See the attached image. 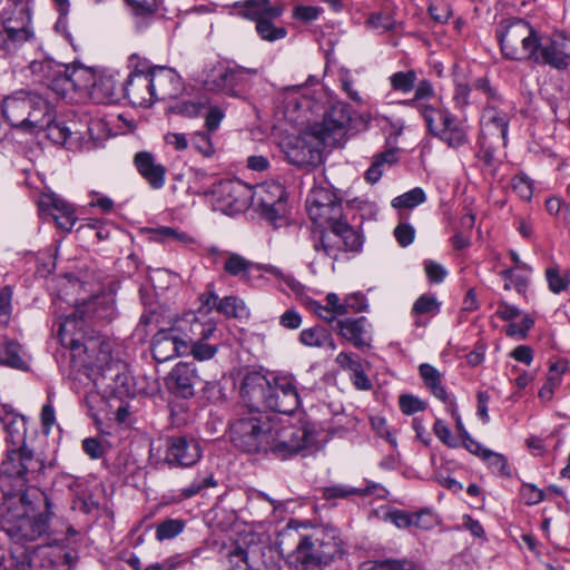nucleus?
Listing matches in <instances>:
<instances>
[{"instance_id": "f3484780", "label": "nucleus", "mask_w": 570, "mask_h": 570, "mask_svg": "<svg viewBox=\"0 0 570 570\" xmlns=\"http://www.w3.org/2000/svg\"><path fill=\"white\" fill-rule=\"evenodd\" d=\"M173 331L187 343H199V341H209L215 337L217 322L203 312L187 311L175 317L171 322Z\"/></svg>"}, {"instance_id": "7ed1b4c3", "label": "nucleus", "mask_w": 570, "mask_h": 570, "mask_svg": "<svg viewBox=\"0 0 570 570\" xmlns=\"http://www.w3.org/2000/svg\"><path fill=\"white\" fill-rule=\"evenodd\" d=\"M308 391L299 389L289 373H274L269 377L259 373L245 376L240 393L249 406L265 407L277 413L293 414L301 405V397Z\"/></svg>"}, {"instance_id": "2f4dec72", "label": "nucleus", "mask_w": 570, "mask_h": 570, "mask_svg": "<svg viewBox=\"0 0 570 570\" xmlns=\"http://www.w3.org/2000/svg\"><path fill=\"white\" fill-rule=\"evenodd\" d=\"M42 209L47 210L63 232H70L77 222L72 206L56 195H46L40 200Z\"/></svg>"}, {"instance_id": "8fccbe9b", "label": "nucleus", "mask_w": 570, "mask_h": 570, "mask_svg": "<svg viewBox=\"0 0 570 570\" xmlns=\"http://www.w3.org/2000/svg\"><path fill=\"white\" fill-rule=\"evenodd\" d=\"M426 200L425 191L415 187L392 199L391 205L396 209H413Z\"/></svg>"}, {"instance_id": "a19ab883", "label": "nucleus", "mask_w": 570, "mask_h": 570, "mask_svg": "<svg viewBox=\"0 0 570 570\" xmlns=\"http://www.w3.org/2000/svg\"><path fill=\"white\" fill-rule=\"evenodd\" d=\"M309 218L320 226L333 227L336 223H345L343 217V208L341 202L312 207L307 210Z\"/></svg>"}, {"instance_id": "2eb2a0df", "label": "nucleus", "mask_w": 570, "mask_h": 570, "mask_svg": "<svg viewBox=\"0 0 570 570\" xmlns=\"http://www.w3.org/2000/svg\"><path fill=\"white\" fill-rule=\"evenodd\" d=\"M77 366L87 368H97L99 373L100 385L110 395L119 399L128 396L132 391L131 376L126 363L111 358V352L107 360L95 362V364H80L72 361Z\"/></svg>"}, {"instance_id": "e433bc0d", "label": "nucleus", "mask_w": 570, "mask_h": 570, "mask_svg": "<svg viewBox=\"0 0 570 570\" xmlns=\"http://www.w3.org/2000/svg\"><path fill=\"white\" fill-rule=\"evenodd\" d=\"M308 534H299L298 543L294 551V562L296 570H322L324 562H318L312 557L318 552L316 544H309Z\"/></svg>"}, {"instance_id": "13d9d810", "label": "nucleus", "mask_w": 570, "mask_h": 570, "mask_svg": "<svg viewBox=\"0 0 570 570\" xmlns=\"http://www.w3.org/2000/svg\"><path fill=\"white\" fill-rule=\"evenodd\" d=\"M217 482L214 480L213 474L196 478L188 487L180 489V499H190L197 495L202 490L216 487Z\"/></svg>"}, {"instance_id": "f704fd0d", "label": "nucleus", "mask_w": 570, "mask_h": 570, "mask_svg": "<svg viewBox=\"0 0 570 570\" xmlns=\"http://www.w3.org/2000/svg\"><path fill=\"white\" fill-rule=\"evenodd\" d=\"M298 342L309 348L334 352L337 346L332 333L322 325L304 328L299 332Z\"/></svg>"}, {"instance_id": "b1692460", "label": "nucleus", "mask_w": 570, "mask_h": 570, "mask_svg": "<svg viewBox=\"0 0 570 570\" xmlns=\"http://www.w3.org/2000/svg\"><path fill=\"white\" fill-rule=\"evenodd\" d=\"M165 460L169 465L188 468L197 463L202 458L199 443L185 435L170 436L167 439Z\"/></svg>"}, {"instance_id": "39448f33", "label": "nucleus", "mask_w": 570, "mask_h": 570, "mask_svg": "<svg viewBox=\"0 0 570 570\" xmlns=\"http://www.w3.org/2000/svg\"><path fill=\"white\" fill-rule=\"evenodd\" d=\"M257 75V69L217 61L203 71L202 83L207 91L246 99Z\"/></svg>"}, {"instance_id": "0eeeda50", "label": "nucleus", "mask_w": 570, "mask_h": 570, "mask_svg": "<svg viewBox=\"0 0 570 570\" xmlns=\"http://www.w3.org/2000/svg\"><path fill=\"white\" fill-rule=\"evenodd\" d=\"M267 439L265 453L279 460H288L314 442V433L308 425L286 424L272 416Z\"/></svg>"}, {"instance_id": "6e6d98bb", "label": "nucleus", "mask_w": 570, "mask_h": 570, "mask_svg": "<svg viewBox=\"0 0 570 570\" xmlns=\"http://www.w3.org/2000/svg\"><path fill=\"white\" fill-rule=\"evenodd\" d=\"M185 524V521L181 519H166L157 524L156 539L158 541L174 539L184 531Z\"/></svg>"}, {"instance_id": "f257e3e1", "label": "nucleus", "mask_w": 570, "mask_h": 570, "mask_svg": "<svg viewBox=\"0 0 570 570\" xmlns=\"http://www.w3.org/2000/svg\"><path fill=\"white\" fill-rule=\"evenodd\" d=\"M43 462L24 444L9 449L0 465V529L16 543L36 541L48 532L51 503L32 484L43 472Z\"/></svg>"}, {"instance_id": "ddd939ff", "label": "nucleus", "mask_w": 570, "mask_h": 570, "mask_svg": "<svg viewBox=\"0 0 570 570\" xmlns=\"http://www.w3.org/2000/svg\"><path fill=\"white\" fill-rule=\"evenodd\" d=\"M11 1L16 7L13 16L6 18L0 31V49L10 55L17 52L33 36L29 6L22 0Z\"/></svg>"}, {"instance_id": "ea45409f", "label": "nucleus", "mask_w": 570, "mask_h": 570, "mask_svg": "<svg viewBox=\"0 0 570 570\" xmlns=\"http://www.w3.org/2000/svg\"><path fill=\"white\" fill-rule=\"evenodd\" d=\"M309 218L320 226L333 227L336 223H345L343 217V208L341 202L312 207L307 210Z\"/></svg>"}, {"instance_id": "603ef678", "label": "nucleus", "mask_w": 570, "mask_h": 570, "mask_svg": "<svg viewBox=\"0 0 570 570\" xmlns=\"http://www.w3.org/2000/svg\"><path fill=\"white\" fill-rule=\"evenodd\" d=\"M68 75L73 91L92 88L96 76L85 67L68 66Z\"/></svg>"}, {"instance_id": "c03bdc74", "label": "nucleus", "mask_w": 570, "mask_h": 570, "mask_svg": "<svg viewBox=\"0 0 570 570\" xmlns=\"http://www.w3.org/2000/svg\"><path fill=\"white\" fill-rule=\"evenodd\" d=\"M263 266L264 265H256L236 253H232L224 264V271L230 276L248 278L249 272L253 268L261 271L259 267Z\"/></svg>"}, {"instance_id": "aec40b11", "label": "nucleus", "mask_w": 570, "mask_h": 570, "mask_svg": "<svg viewBox=\"0 0 570 570\" xmlns=\"http://www.w3.org/2000/svg\"><path fill=\"white\" fill-rule=\"evenodd\" d=\"M558 70L570 66V37L561 32L540 35L535 62Z\"/></svg>"}, {"instance_id": "0e129e2a", "label": "nucleus", "mask_w": 570, "mask_h": 570, "mask_svg": "<svg viewBox=\"0 0 570 570\" xmlns=\"http://www.w3.org/2000/svg\"><path fill=\"white\" fill-rule=\"evenodd\" d=\"M368 491L361 488H352L344 484H334L324 488L323 497L326 500L338 499V498H347L350 495H364Z\"/></svg>"}, {"instance_id": "4468645a", "label": "nucleus", "mask_w": 570, "mask_h": 570, "mask_svg": "<svg viewBox=\"0 0 570 570\" xmlns=\"http://www.w3.org/2000/svg\"><path fill=\"white\" fill-rule=\"evenodd\" d=\"M363 245L362 236L347 223H336L328 230L322 232L314 240L315 252L323 253L331 259H338L344 252H358Z\"/></svg>"}, {"instance_id": "5701e85b", "label": "nucleus", "mask_w": 570, "mask_h": 570, "mask_svg": "<svg viewBox=\"0 0 570 570\" xmlns=\"http://www.w3.org/2000/svg\"><path fill=\"white\" fill-rule=\"evenodd\" d=\"M253 190L255 193L254 200L256 199L261 214L266 219L274 222L285 214L286 190L282 184L267 181Z\"/></svg>"}, {"instance_id": "393cba45", "label": "nucleus", "mask_w": 570, "mask_h": 570, "mask_svg": "<svg viewBox=\"0 0 570 570\" xmlns=\"http://www.w3.org/2000/svg\"><path fill=\"white\" fill-rule=\"evenodd\" d=\"M500 104L485 105L481 115V131L483 139L492 138L491 144L501 142L507 146L509 130V115L501 110Z\"/></svg>"}, {"instance_id": "338daca9", "label": "nucleus", "mask_w": 570, "mask_h": 570, "mask_svg": "<svg viewBox=\"0 0 570 570\" xmlns=\"http://www.w3.org/2000/svg\"><path fill=\"white\" fill-rule=\"evenodd\" d=\"M190 144L195 150H197L204 157H212L215 154V147L212 138L208 134L198 131L193 134Z\"/></svg>"}, {"instance_id": "f8f14e48", "label": "nucleus", "mask_w": 570, "mask_h": 570, "mask_svg": "<svg viewBox=\"0 0 570 570\" xmlns=\"http://www.w3.org/2000/svg\"><path fill=\"white\" fill-rule=\"evenodd\" d=\"M227 570H281L279 557L266 544L250 543L246 548L235 546L227 553Z\"/></svg>"}, {"instance_id": "6e6552de", "label": "nucleus", "mask_w": 570, "mask_h": 570, "mask_svg": "<svg viewBox=\"0 0 570 570\" xmlns=\"http://www.w3.org/2000/svg\"><path fill=\"white\" fill-rule=\"evenodd\" d=\"M272 415L258 410L237 419L230 425V441L247 453H265Z\"/></svg>"}, {"instance_id": "473e14b6", "label": "nucleus", "mask_w": 570, "mask_h": 570, "mask_svg": "<svg viewBox=\"0 0 570 570\" xmlns=\"http://www.w3.org/2000/svg\"><path fill=\"white\" fill-rule=\"evenodd\" d=\"M434 94L431 81L426 79L420 80L414 87V96L404 100L403 105L416 109L425 120L440 109L429 104V100L434 97Z\"/></svg>"}, {"instance_id": "9d476101", "label": "nucleus", "mask_w": 570, "mask_h": 570, "mask_svg": "<svg viewBox=\"0 0 570 570\" xmlns=\"http://www.w3.org/2000/svg\"><path fill=\"white\" fill-rule=\"evenodd\" d=\"M254 197L253 188L239 179L220 180L210 191L213 208L226 215L245 212L254 202Z\"/></svg>"}, {"instance_id": "3c124183", "label": "nucleus", "mask_w": 570, "mask_h": 570, "mask_svg": "<svg viewBox=\"0 0 570 570\" xmlns=\"http://www.w3.org/2000/svg\"><path fill=\"white\" fill-rule=\"evenodd\" d=\"M259 269L282 281L287 286V288L297 297H303L305 295V286L301 282H298L293 275L286 274L281 268L273 265H264L263 267H259Z\"/></svg>"}, {"instance_id": "4d7b16f0", "label": "nucleus", "mask_w": 570, "mask_h": 570, "mask_svg": "<svg viewBox=\"0 0 570 570\" xmlns=\"http://www.w3.org/2000/svg\"><path fill=\"white\" fill-rule=\"evenodd\" d=\"M441 303L434 295H421L412 307V313L416 316L420 315H436L440 312Z\"/></svg>"}, {"instance_id": "09e8293b", "label": "nucleus", "mask_w": 570, "mask_h": 570, "mask_svg": "<svg viewBox=\"0 0 570 570\" xmlns=\"http://www.w3.org/2000/svg\"><path fill=\"white\" fill-rule=\"evenodd\" d=\"M217 312L226 317L242 318L248 315V309L243 299L237 296H226L219 299Z\"/></svg>"}, {"instance_id": "79ce46f5", "label": "nucleus", "mask_w": 570, "mask_h": 570, "mask_svg": "<svg viewBox=\"0 0 570 570\" xmlns=\"http://www.w3.org/2000/svg\"><path fill=\"white\" fill-rule=\"evenodd\" d=\"M325 301V306L314 302L315 312L323 321L331 324L336 320L337 316L346 315L345 301L341 303L337 294L328 293Z\"/></svg>"}, {"instance_id": "a211bd4d", "label": "nucleus", "mask_w": 570, "mask_h": 570, "mask_svg": "<svg viewBox=\"0 0 570 570\" xmlns=\"http://www.w3.org/2000/svg\"><path fill=\"white\" fill-rule=\"evenodd\" d=\"M352 120L350 107L344 102H335L325 111L321 122L313 124L309 128L321 141L335 146L345 135Z\"/></svg>"}, {"instance_id": "dca6fc26", "label": "nucleus", "mask_w": 570, "mask_h": 570, "mask_svg": "<svg viewBox=\"0 0 570 570\" xmlns=\"http://www.w3.org/2000/svg\"><path fill=\"white\" fill-rule=\"evenodd\" d=\"M424 121L429 131L448 147L458 149L469 144L468 126L448 109L440 108Z\"/></svg>"}, {"instance_id": "c756f323", "label": "nucleus", "mask_w": 570, "mask_h": 570, "mask_svg": "<svg viewBox=\"0 0 570 570\" xmlns=\"http://www.w3.org/2000/svg\"><path fill=\"white\" fill-rule=\"evenodd\" d=\"M198 381L195 364L179 362L169 373L168 385L176 394L188 399L194 395V386Z\"/></svg>"}, {"instance_id": "5fc2aeb1", "label": "nucleus", "mask_w": 570, "mask_h": 570, "mask_svg": "<svg viewBox=\"0 0 570 570\" xmlns=\"http://www.w3.org/2000/svg\"><path fill=\"white\" fill-rule=\"evenodd\" d=\"M340 202L335 193L327 187L314 186L306 198V209L326 206Z\"/></svg>"}, {"instance_id": "4be33fe9", "label": "nucleus", "mask_w": 570, "mask_h": 570, "mask_svg": "<svg viewBox=\"0 0 570 570\" xmlns=\"http://www.w3.org/2000/svg\"><path fill=\"white\" fill-rule=\"evenodd\" d=\"M136 59H139V55L137 53H132L129 57V63L134 68V71L129 75L126 82H124L122 92L131 105L150 107L156 101L153 81L149 71L144 72L142 69H139L138 65H135Z\"/></svg>"}, {"instance_id": "680f3d73", "label": "nucleus", "mask_w": 570, "mask_h": 570, "mask_svg": "<svg viewBox=\"0 0 570 570\" xmlns=\"http://www.w3.org/2000/svg\"><path fill=\"white\" fill-rule=\"evenodd\" d=\"M482 461L493 473L502 476L510 475L508 460L503 454L489 450V452H485V456L482 459Z\"/></svg>"}, {"instance_id": "864d4df0", "label": "nucleus", "mask_w": 570, "mask_h": 570, "mask_svg": "<svg viewBox=\"0 0 570 570\" xmlns=\"http://www.w3.org/2000/svg\"><path fill=\"white\" fill-rule=\"evenodd\" d=\"M417 76L414 70L396 71L389 77L390 86L401 94L411 92L416 83Z\"/></svg>"}, {"instance_id": "49530a36", "label": "nucleus", "mask_w": 570, "mask_h": 570, "mask_svg": "<svg viewBox=\"0 0 570 570\" xmlns=\"http://www.w3.org/2000/svg\"><path fill=\"white\" fill-rule=\"evenodd\" d=\"M48 87L62 98L73 91L68 75V66H57L52 75L48 76Z\"/></svg>"}, {"instance_id": "de8ad7c7", "label": "nucleus", "mask_w": 570, "mask_h": 570, "mask_svg": "<svg viewBox=\"0 0 570 570\" xmlns=\"http://www.w3.org/2000/svg\"><path fill=\"white\" fill-rule=\"evenodd\" d=\"M30 562L26 550L0 549V570H29Z\"/></svg>"}, {"instance_id": "58836bf2", "label": "nucleus", "mask_w": 570, "mask_h": 570, "mask_svg": "<svg viewBox=\"0 0 570 570\" xmlns=\"http://www.w3.org/2000/svg\"><path fill=\"white\" fill-rule=\"evenodd\" d=\"M419 373L426 387L436 399L442 401L445 405L449 404V401H454L448 395L442 384V375L438 368L431 364L423 363L419 366Z\"/></svg>"}, {"instance_id": "052dcab7", "label": "nucleus", "mask_w": 570, "mask_h": 570, "mask_svg": "<svg viewBox=\"0 0 570 570\" xmlns=\"http://www.w3.org/2000/svg\"><path fill=\"white\" fill-rule=\"evenodd\" d=\"M546 278L549 289L554 294L564 292L570 287L568 274L562 275L557 267L547 268Z\"/></svg>"}, {"instance_id": "20e7f679", "label": "nucleus", "mask_w": 570, "mask_h": 570, "mask_svg": "<svg viewBox=\"0 0 570 570\" xmlns=\"http://www.w3.org/2000/svg\"><path fill=\"white\" fill-rule=\"evenodd\" d=\"M2 116L12 126L37 129L52 125L49 102L40 95L29 90H16L3 98Z\"/></svg>"}, {"instance_id": "4c0bfd02", "label": "nucleus", "mask_w": 570, "mask_h": 570, "mask_svg": "<svg viewBox=\"0 0 570 570\" xmlns=\"http://www.w3.org/2000/svg\"><path fill=\"white\" fill-rule=\"evenodd\" d=\"M0 421L8 433V441L12 444L23 441L26 422L22 415L17 414L10 405L0 404Z\"/></svg>"}, {"instance_id": "1a4fd4ad", "label": "nucleus", "mask_w": 570, "mask_h": 570, "mask_svg": "<svg viewBox=\"0 0 570 570\" xmlns=\"http://www.w3.org/2000/svg\"><path fill=\"white\" fill-rule=\"evenodd\" d=\"M233 7L239 9L240 17L256 22V31L263 40L273 42L286 37L287 30L273 23L282 16L283 6L272 4L271 0H245L235 2Z\"/></svg>"}, {"instance_id": "e2e57ef3", "label": "nucleus", "mask_w": 570, "mask_h": 570, "mask_svg": "<svg viewBox=\"0 0 570 570\" xmlns=\"http://www.w3.org/2000/svg\"><path fill=\"white\" fill-rule=\"evenodd\" d=\"M438 524V517L431 509H422L416 512H412L411 528L419 530H431Z\"/></svg>"}, {"instance_id": "f03ea898", "label": "nucleus", "mask_w": 570, "mask_h": 570, "mask_svg": "<svg viewBox=\"0 0 570 570\" xmlns=\"http://www.w3.org/2000/svg\"><path fill=\"white\" fill-rule=\"evenodd\" d=\"M116 313L112 302L90 299L78 306L59 324L58 337L62 346L69 348L72 361L80 364H95L108 358L110 343L100 336L89 334L90 323L110 322Z\"/></svg>"}, {"instance_id": "cd10ccee", "label": "nucleus", "mask_w": 570, "mask_h": 570, "mask_svg": "<svg viewBox=\"0 0 570 570\" xmlns=\"http://www.w3.org/2000/svg\"><path fill=\"white\" fill-rule=\"evenodd\" d=\"M149 75L156 101L175 99L181 94V78L174 69L155 66L149 70Z\"/></svg>"}, {"instance_id": "72a5a7b5", "label": "nucleus", "mask_w": 570, "mask_h": 570, "mask_svg": "<svg viewBox=\"0 0 570 570\" xmlns=\"http://www.w3.org/2000/svg\"><path fill=\"white\" fill-rule=\"evenodd\" d=\"M122 88L114 75H101L92 82L91 97L99 104H110L118 100Z\"/></svg>"}, {"instance_id": "bb28decb", "label": "nucleus", "mask_w": 570, "mask_h": 570, "mask_svg": "<svg viewBox=\"0 0 570 570\" xmlns=\"http://www.w3.org/2000/svg\"><path fill=\"white\" fill-rule=\"evenodd\" d=\"M151 352L154 358L161 363L188 354V345L173 331V325L159 331L153 341Z\"/></svg>"}, {"instance_id": "774afa93", "label": "nucleus", "mask_w": 570, "mask_h": 570, "mask_svg": "<svg viewBox=\"0 0 570 570\" xmlns=\"http://www.w3.org/2000/svg\"><path fill=\"white\" fill-rule=\"evenodd\" d=\"M218 352V345L207 343V341H199V343H190V348H188V354H191L193 357L197 361H208L213 358Z\"/></svg>"}, {"instance_id": "423d86ee", "label": "nucleus", "mask_w": 570, "mask_h": 570, "mask_svg": "<svg viewBox=\"0 0 570 570\" xmlns=\"http://www.w3.org/2000/svg\"><path fill=\"white\" fill-rule=\"evenodd\" d=\"M497 37L503 57L512 61L535 62L540 35L522 19L501 26Z\"/></svg>"}, {"instance_id": "c85d7f7f", "label": "nucleus", "mask_w": 570, "mask_h": 570, "mask_svg": "<svg viewBox=\"0 0 570 570\" xmlns=\"http://www.w3.org/2000/svg\"><path fill=\"white\" fill-rule=\"evenodd\" d=\"M338 334L358 350L370 348L373 340L372 325L365 316L336 322Z\"/></svg>"}, {"instance_id": "69168bd1", "label": "nucleus", "mask_w": 570, "mask_h": 570, "mask_svg": "<svg viewBox=\"0 0 570 570\" xmlns=\"http://www.w3.org/2000/svg\"><path fill=\"white\" fill-rule=\"evenodd\" d=\"M472 89L480 91L485 97V105L501 104L502 99L498 90L491 86L487 77L473 81Z\"/></svg>"}, {"instance_id": "bf43d9fd", "label": "nucleus", "mask_w": 570, "mask_h": 570, "mask_svg": "<svg viewBox=\"0 0 570 570\" xmlns=\"http://www.w3.org/2000/svg\"><path fill=\"white\" fill-rule=\"evenodd\" d=\"M217 482L214 480L213 474L196 478L188 487L180 489V499H190L197 495L202 490L216 487Z\"/></svg>"}, {"instance_id": "9b49d317", "label": "nucleus", "mask_w": 570, "mask_h": 570, "mask_svg": "<svg viewBox=\"0 0 570 570\" xmlns=\"http://www.w3.org/2000/svg\"><path fill=\"white\" fill-rule=\"evenodd\" d=\"M109 135L110 129L107 122L99 118L89 120L86 132L75 130L70 126L60 122L49 127V137L55 142L69 149H91L98 142L108 138Z\"/></svg>"}, {"instance_id": "6ab92c4d", "label": "nucleus", "mask_w": 570, "mask_h": 570, "mask_svg": "<svg viewBox=\"0 0 570 570\" xmlns=\"http://www.w3.org/2000/svg\"><path fill=\"white\" fill-rule=\"evenodd\" d=\"M282 102L284 117L293 125L308 121L307 114H314L318 109V102L307 86L288 87L283 92Z\"/></svg>"}, {"instance_id": "a18cd8bd", "label": "nucleus", "mask_w": 570, "mask_h": 570, "mask_svg": "<svg viewBox=\"0 0 570 570\" xmlns=\"http://www.w3.org/2000/svg\"><path fill=\"white\" fill-rule=\"evenodd\" d=\"M567 370V364L563 361L556 362L550 365L547 381L539 391L540 399L550 401L552 399L554 389L560 384L561 376Z\"/></svg>"}, {"instance_id": "7c9ffc66", "label": "nucleus", "mask_w": 570, "mask_h": 570, "mask_svg": "<svg viewBox=\"0 0 570 570\" xmlns=\"http://www.w3.org/2000/svg\"><path fill=\"white\" fill-rule=\"evenodd\" d=\"M134 165L139 175L153 189H160L166 183V168L149 151H138L134 156Z\"/></svg>"}, {"instance_id": "37998d69", "label": "nucleus", "mask_w": 570, "mask_h": 570, "mask_svg": "<svg viewBox=\"0 0 570 570\" xmlns=\"http://www.w3.org/2000/svg\"><path fill=\"white\" fill-rule=\"evenodd\" d=\"M397 161L396 151L394 149H387L375 155L372 159V164L365 171V179L371 184L377 183L383 175V166L392 165Z\"/></svg>"}, {"instance_id": "412c9836", "label": "nucleus", "mask_w": 570, "mask_h": 570, "mask_svg": "<svg viewBox=\"0 0 570 570\" xmlns=\"http://www.w3.org/2000/svg\"><path fill=\"white\" fill-rule=\"evenodd\" d=\"M327 144L321 141L309 128L287 147L285 155L287 160L297 167L316 166L321 163L322 151Z\"/></svg>"}, {"instance_id": "c9c22d12", "label": "nucleus", "mask_w": 570, "mask_h": 570, "mask_svg": "<svg viewBox=\"0 0 570 570\" xmlns=\"http://www.w3.org/2000/svg\"><path fill=\"white\" fill-rule=\"evenodd\" d=\"M0 365L20 371L29 368L23 347L17 341L8 337L0 341Z\"/></svg>"}, {"instance_id": "a878e982", "label": "nucleus", "mask_w": 570, "mask_h": 570, "mask_svg": "<svg viewBox=\"0 0 570 570\" xmlns=\"http://www.w3.org/2000/svg\"><path fill=\"white\" fill-rule=\"evenodd\" d=\"M309 544H316L318 552L312 559L327 564L342 553L343 541L334 528H315L308 533Z\"/></svg>"}]
</instances>
